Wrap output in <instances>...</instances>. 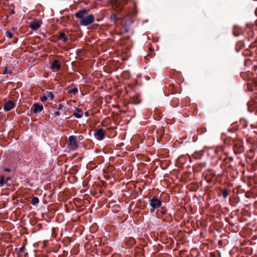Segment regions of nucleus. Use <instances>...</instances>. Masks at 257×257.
<instances>
[{
  "mask_svg": "<svg viewBox=\"0 0 257 257\" xmlns=\"http://www.w3.org/2000/svg\"><path fill=\"white\" fill-rule=\"evenodd\" d=\"M89 10L83 9L79 10L75 13V17L79 19V24L83 26H87L93 24L95 20L94 16L93 14H89Z\"/></svg>",
  "mask_w": 257,
  "mask_h": 257,
  "instance_id": "f257e3e1",
  "label": "nucleus"
},
{
  "mask_svg": "<svg viewBox=\"0 0 257 257\" xmlns=\"http://www.w3.org/2000/svg\"><path fill=\"white\" fill-rule=\"evenodd\" d=\"M134 9L133 10L132 12H130L129 15L131 16H127L126 17L125 20L123 22L122 27L124 26H128L132 25L134 22V19L133 17H135L137 14V10L136 9V2H134Z\"/></svg>",
  "mask_w": 257,
  "mask_h": 257,
  "instance_id": "f03ea898",
  "label": "nucleus"
},
{
  "mask_svg": "<svg viewBox=\"0 0 257 257\" xmlns=\"http://www.w3.org/2000/svg\"><path fill=\"white\" fill-rule=\"evenodd\" d=\"M150 212L153 213L155 209L159 208L162 205V201L157 197H153L150 199Z\"/></svg>",
  "mask_w": 257,
  "mask_h": 257,
  "instance_id": "7ed1b4c3",
  "label": "nucleus"
},
{
  "mask_svg": "<svg viewBox=\"0 0 257 257\" xmlns=\"http://www.w3.org/2000/svg\"><path fill=\"white\" fill-rule=\"evenodd\" d=\"M69 147L72 150H75L77 149L78 146L76 141V138L74 136H71L68 138Z\"/></svg>",
  "mask_w": 257,
  "mask_h": 257,
  "instance_id": "20e7f679",
  "label": "nucleus"
},
{
  "mask_svg": "<svg viewBox=\"0 0 257 257\" xmlns=\"http://www.w3.org/2000/svg\"><path fill=\"white\" fill-rule=\"evenodd\" d=\"M95 137L98 140H102L105 136V132L102 128H99L96 130L94 134Z\"/></svg>",
  "mask_w": 257,
  "mask_h": 257,
  "instance_id": "39448f33",
  "label": "nucleus"
},
{
  "mask_svg": "<svg viewBox=\"0 0 257 257\" xmlns=\"http://www.w3.org/2000/svg\"><path fill=\"white\" fill-rule=\"evenodd\" d=\"M43 109V106L42 104H40L38 103H35L31 107V110L34 113H37L41 112Z\"/></svg>",
  "mask_w": 257,
  "mask_h": 257,
  "instance_id": "423d86ee",
  "label": "nucleus"
},
{
  "mask_svg": "<svg viewBox=\"0 0 257 257\" xmlns=\"http://www.w3.org/2000/svg\"><path fill=\"white\" fill-rule=\"evenodd\" d=\"M15 105V103L13 101L8 100L4 103V109L6 111H9L14 108Z\"/></svg>",
  "mask_w": 257,
  "mask_h": 257,
  "instance_id": "0eeeda50",
  "label": "nucleus"
},
{
  "mask_svg": "<svg viewBox=\"0 0 257 257\" xmlns=\"http://www.w3.org/2000/svg\"><path fill=\"white\" fill-rule=\"evenodd\" d=\"M59 60H54L51 65V69L53 70V71L56 70L59 71L60 70L61 68V65L59 64Z\"/></svg>",
  "mask_w": 257,
  "mask_h": 257,
  "instance_id": "6e6552de",
  "label": "nucleus"
},
{
  "mask_svg": "<svg viewBox=\"0 0 257 257\" xmlns=\"http://www.w3.org/2000/svg\"><path fill=\"white\" fill-rule=\"evenodd\" d=\"M30 27L33 30H36L40 27V24L39 22H33L31 23Z\"/></svg>",
  "mask_w": 257,
  "mask_h": 257,
  "instance_id": "1a4fd4ad",
  "label": "nucleus"
},
{
  "mask_svg": "<svg viewBox=\"0 0 257 257\" xmlns=\"http://www.w3.org/2000/svg\"><path fill=\"white\" fill-rule=\"evenodd\" d=\"M59 39L64 42H66L68 41V38H67V37L65 35V34L64 32L60 33L59 36Z\"/></svg>",
  "mask_w": 257,
  "mask_h": 257,
  "instance_id": "9d476101",
  "label": "nucleus"
},
{
  "mask_svg": "<svg viewBox=\"0 0 257 257\" xmlns=\"http://www.w3.org/2000/svg\"><path fill=\"white\" fill-rule=\"evenodd\" d=\"M215 152L217 154L219 155L221 153L224 154L223 146H218L215 149Z\"/></svg>",
  "mask_w": 257,
  "mask_h": 257,
  "instance_id": "9b49d317",
  "label": "nucleus"
},
{
  "mask_svg": "<svg viewBox=\"0 0 257 257\" xmlns=\"http://www.w3.org/2000/svg\"><path fill=\"white\" fill-rule=\"evenodd\" d=\"M140 102V100L137 96L134 95L132 97L131 103L134 104H139Z\"/></svg>",
  "mask_w": 257,
  "mask_h": 257,
  "instance_id": "f8f14e48",
  "label": "nucleus"
},
{
  "mask_svg": "<svg viewBox=\"0 0 257 257\" xmlns=\"http://www.w3.org/2000/svg\"><path fill=\"white\" fill-rule=\"evenodd\" d=\"M109 19L111 22H113L115 23H116L118 20L117 15L115 14L111 15L110 16Z\"/></svg>",
  "mask_w": 257,
  "mask_h": 257,
  "instance_id": "ddd939ff",
  "label": "nucleus"
},
{
  "mask_svg": "<svg viewBox=\"0 0 257 257\" xmlns=\"http://www.w3.org/2000/svg\"><path fill=\"white\" fill-rule=\"evenodd\" d=\"M31 203L33 205H37L39 203V199L37 197H33L31 200Z\"/></svg>",
  "mask_w": 257,
  "mask_h": 257,
  "instance_id": "4468645a",
  "label": "nucleus"
},
{
  "mask_svg": "<svg viewBox=\"0 0 257 257\" xmlns=\"http://www.w3.org/2000/svg\"><path fill=\"white\" fill-rule=\"evenodd\" d=\"M78 91V89L77 87H74L72 89H69L68 90V93L69 94H73L74 95H75Z\"/></svg>",
  "mask_w": 257,
  "mask_h": 257,
  "instance_id": "2eb2a0df",
  "label": "nucleus"
},
{
  "mask_svg": "<svg viewBox=\"0 0 257 257\" xmlns=\"http://www.w3.org/2000/svg\"><path fill=\"white\" fill-rule=\"evenodd\" d=\"M178 104H179V100L177 98L173 99L171 101V105L174 107L177 106Z\"/></svg>",
  "mask_w": 257,
  "mask_h": 257,
  "instance_id": "dca6fc26",
  "label": "nucleus"
},
{
  "mask_svg": "<svg viewBox=\"0 0 257 257\" xmlns=\"http://www.w3.org/2000/svg\"><path fill=\"white\" fill-rule=\"evenodd\" d=\"M212 257H221V253L219 250H216L214 252L211 253Z\"/></svg>",
  "mask_w": 257,
  "mask_h": 257,
  "instance_id": "f3484780",
  "label": "nucleus"
},
{
  "mask_svg": "<svg viewBox=\"0 0 257 257\" xmlns=\"http://www.w3.org/2000/svg\"><path fill=\"white\" fill-rule=\"evenodd\" d=\"M5 184V178L4 175H1L0 177V186L2 187Z\"/></svg>",
  "mask_w": 257,
  "mask_h": 257,
  "instance_id": "a211bd4d",
  "label": "nucleus"
},
{
  "mask_svg": "<svg viewBox=\"0 0 257 257\" xmlns=\"http://www.w3.org/2000/svg\"><path fill=\"white\" fill-rule=\"evenodd\" d=\"M46 94H47V98L48 97H50V100H52L54 98V94H53V93L51 91H47L46 92Z\"/></svg>",
  "mask_w": 257,
  "mask_h": 257,
  "instance_id": "6ab92c4d",
  "label": "nucleus"
},
{
  "mask_svg": "<svg viewBox=\"0 0 257 257\" xmlns=\"http://www.w3.org/2000/svg\"><path fill=\"white\" fill-rule=\"evenodd\" d=\"M164 220L166 221L167 222H171L173 221V217L171 214H169L166 217V218Z\"/></svg>",
  "mask_w": 257,
  "mask_h": 257,
  "instance_id": "aec40b11",
  "label": "nucleus"
},
{
  "mask_svg": "<svg viewBox=\"0 0 257 257\" xmlns=\"http://www.w3.org/2000/svg\"><path fill=\"white\" fill-rule=\"evenodd\" d=\"M6 35L9 38H12L13 36V34L9 31L6 32Z\"/></svg>",
  "mask_w": 257,
  "mask_h": 257,
  "instance_id": "412c9836",
  "label": "nucleus"
},
{
  "mask_svg": "<svg viewBox=\"0 0 257 257\" xmlns=\"http://www.w3.org/2000/svg\"><path fill=\"white\" fill-rule=\"evenodd\" d=\"M73 115L77 118H80L82 117V114L79 113H77V112H75L73 113Z\"/></svg>",
  "mask_w": 257,
  "mask_h": 257,
  "instance_id": "4be33fe9",
  "label": "nucleus"
},
{
  "mask_svg": "<svg viewBox=\"0 0 257 257\" xmlns=\"http://www.w3.org/2000/svg\"><path fill=\"white\" fill-rule=\"evenodd\" d=\"M161 212L162 214H165L167 212V209H165L164 207H162L161 208Z\"/></svg>",
  "mask_w": 257,
  "mask_h": 257,
  "instance_id": "5701e85b",
  "label": "nucleus"
},
{
  "mask_svg": "<svg viewBox=\"0 0 257 257\" xmlns=\"http://www.w3.org/2000/svg\"><path fill=\"white\" fill-rule=\"evenodd\" d=\"M47 96L46 95H44L41 97L40 99L42 101L44 102L47 100Z\"/></svg>",
  "mask_w": 257,
  "mask_h": 257,
  "instance_id": "b1692460",
  "label": "nucleus"
},
{
  "mask_svg": "<svg viewBox=\"0 0 257 257\" xmlns=\"http://www.w3.org/2000/svg\"><path fill=\"white\" fill-rule=\"evenodd\" d=\"M124 28V32L125 33H127L130 31V29L128 28V26L123 27Z\"/></svg>",
  "mask_w": 257,
  "mask_h": 257,
  "instance_id": "393cba45",
  "label": "nucleus"
},
{
  "mask_svg": "<svg viewBox=\"0 0 257 257\" xmlns=\"http://www.w3.org/2000/svg\"><path fill=\"white\" fill-rule=\"evenodd\" d=\"M25 248L24 246H22L19 248V252L20 253H23L25 251Z\"/></svg>",
  "mask_w": 257,
  "mask_h": 257,
  "instance_id": "a878e982",
  "label": "nucleus"
},
{
  "mask_svg": "<svg viewBox=\"0 0 257 257\" xmlns=\"http://www.w3.org/2000/svg\"><path fill=\"white\" fill-rule=\"evenodd\" d=\"M11 180V178L10 177H7L6 179H5V184H6L8 186H9L10 185H9L8 184V182L9 180Z\"/></svg>",
  "mask_w": 257,
  "mask_h": 257,
  "instance_id": "bb28decb",
  "label": "nucleus"
},
{
  "mask_svg": "<svg viewBox=\"0 0 257 257\" xmlns=\"http://www.w3.org/2000/svg\"><path fill=\"white\" fill-rule=\"evenodd\" d=\"M221 194H222V196H223V197L224 198H225V188H222L221 189Z\"/></svg>",
  "mask_w": 257,
  "mask_h": 257,
  "instance_id": "cd10ccee",
  "label": "nucleus"
},
{
  "mask_svg": "<svg viewBox=\"0 0 257 257\" xmlns=\"http://www.w3.org/2000/svg\"><path fill=\"white\" fill-rule=\"evenodd\" d=\"M4 171L7 172H10L11 171V169L5 167L3 168Z\"/></svg>",
  "mask_w": 257,
  "mask_h": 257,
  "instance_id": "c85d7f7f",
  "label": "nucleus"
},
{
  "mask_svg": "<svg viewBox=\"0 0 257 257\" xmlns=\"http://www.w3.org/2000/svg\"><path fill=\"white\" fill-rule=\"evenodd\" d=\"M54 115L56 116H59L60 115V112L59 111H55L54 113Z\"/></svg>",
  "mask_w": 257,
  "mask_h": 257,
  "instance_id": "c756f323",
  "label": "nucleus"
},
{
  "mask_svg": "<svg viewBox=\"0 0 257 257\" xmlns=\"http://www.w3.org/2000/svg\"><path fill=\"white\" fill-rule=\"evenodd\" d=\"M63 107V105L62 104H61V103H60V104H59L58 105V110H61V109H62Z\"/></svg>",
  "mask_w": 257,
  "mask_h": 257,
  "instance_id": "7c9ffc66",
  "label": "nucleus"
},
{
  "mask_svg": "<svg viewBox=\"0 0 257 257\" xmlns=\"http://www.w3.org/2000/svg\"><path fill=\"white\" fill-rule=\"evenodd\" d=\"M206 163H205V162L201 163L200 164L201 167H205L206 166Z\"/></svg>",
  "mask_w": 257,
  "mask_h": 257,
  "instance_id": "2f4dec72",
  "label": "nucleus"
},
{
  "mask_svg": "<svg viewBox=\"0 0 257 257\" xmlns=\"http://www.w3.org/2000/svg\"><path fill=\"white\" fill-rule=\"evenodd\" d=\"M8 73V69L7 67H5L4 72H3V74H6Z\"/></svg>",
  "mask_w": 257,
  "mask_h": 257,
  "instance_id": "473e14b6",
  "label": "nucleus"
},
{
  "mask_svg": "<svg viewBox=\"0 0 257 257\" xmlns=\"http://www.w3.org/2000/svg\"><path fill=\"white\" fill-rule=\"evenodd\" d=\"M83 139H84V137L82 135L79 136V137H78L79 140L82 141V140H83Z\"/></svg>",
  "mask_w": 257,
  "mask_h": 257,
  "instance_id": "72a5a7b5",
  "label": "nucleus"
},
{
  "mask_svg": "<svg viewBox=\"0 0 257 257\" xmlns=\"http://www.w3.org/2000/svg\"><path fill=\"white\" fill-rule=\"evenodd\" d=\"M76 111L78 112L77 113H79L82 112V110L81 108H76Z\"/></svg>",
  "mask_w": 257,
  "mask_h": 257,
  "instance_id": "f704fd0d",
  "label": "nucleus"
},
{
  "mask_svg": "<svg viewBox=\"0 0 257 257\" xmlns=\"http://www.w3.org/2000/svg\"><path fill=\"white\" fill-rule=\"evenodd\" d=\"M15 13L14 10H12L11 11V14H14Z\"/></svg>",
  "mask_w": 257,
  "mask_h": 257,
  "instance_id": "c9c22d12",
  "label": "nucleus"
},
{
  "mask_svg": "<svg viewBox=\"0 0 257 257\" xmlns=\"http://www.w3.org/2000/svg\"><path fill=\"white\" fill-rule=\"evenodd\" d=\"M8 73L12 75L13 73V72L11 70L8 71Z\"/></svg>",
  "mask_w": 257,
  "mask_h": 257,
  "instance_id": "e433bc0d",
  "label": "nucleus"
},
{
  "mask_svg": "<svg viewBox=\"0 0 257 257\" xmlns=\"http://www.w3.org/2000/svg\"><path fill=\"white\" fill-rule=\"evenodd\" d=\"M101 21V19H96V21L99 22H100Z\"/></svg>",
  "mask_w": 257,
  "mask_h": 257,
  "instance_id": "4c0bfd02",
  "label": "nucleus"
},
{
  "mask_svg": "<svg viewBox=\"0 0 257 257\" xmlns=\"http://www.w3.org/2000/svg\"><path fill=\"white\" fill-rule=\"evenodd\" d=\"M85 115L86 116H88L89 115V113L88 112H85Z\"/></svg>",
  "mask_w": 257,
  "mask_h": 257,
  "instance_id": "58836bf2",
  "label": "nucleus"
},
{
  "mask_svg": "<svg viewBox=\"0 0 257 257\" xmlns=\"http://www.w3.org/2000/svg\"><path fill=\"white\" fill-rule=\"evenodd\" d=\"M225 195H226V196L227 195V192H226Z\"/></svg>",
  "mask_w": 257,
  "mask_h": 257,
  "instance_id": "ea45409f",
  "label": "nucleus"
}]
</instances>
